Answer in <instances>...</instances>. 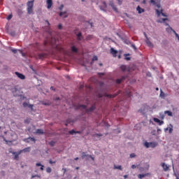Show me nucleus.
Wrapping results in <instances>:
<instances>
[{
    "label": "nucleus",
    "instance_id": "f257e3e1",
    "mask_svg": "<svg viewBox=\"0 0 179 179\" xmlns=\"http://www.w3.org/2000/svg\"><path fill=\"white\" fill-rule=\"evenodd\" d=\"M45 33L48 34V40L50 43H52V41H55V38H54V34H52V31H51V27H47L45 29Z\"/></svg>",
    "mask_w": 179,
    "mask_h": 179
},
{
    "label": "nucleus",
    "instance_id": "f03ea898",
    "mask_svg": "<svg viewBox=\"0 0 179 179\" xmlns=\"http://www.w3.org/2000/svg\"><path fill=\"white\" fill-rule=\"evenodd\" d=\"M117 36H118V37L120 38V40H122L123 43H124V44H127V45L131 44V45H134V44L131 43V41H129V39H128L125 35H121L119 33H117Z\"/></svg>",
    "mask_w": 179,
    "mask_h": 179
},
{
    "label": "nucleus",
    "instance_id": "7ed1b4c3",
    "mask_svg": "<svg viewBox=\"0 0 179 179\" xmlns=\"http://www.w3.org/2000/svg\"><path fill=\"white\" fill-rule=\"evenodd\" d=\"M79 108H83L84 110H86L87 113H92V111H94L96 110V105L94 103L90 108H87L86 105H79Z\"/></svg>",
    "mask_w": 179,
    "mask_h": 179
},
{
    "label": "nucleus",
    "instance_id": "20e7f679",
    "mask_svg": "<svg viewBox=\"0 0 179 179\" xmlns=\"http://www.w3.org/2000/svg\"><path fill=\"white\" fill-rule=\"evenodd\" d=\"M121 94V90H119L118 92L114 94H105L104 96L105 97H108V99H114L118 96V94Z\"/></svg>",
    "mask_w": 179,
    "mask_h": 179
},
{
    "label": "nucleus",
    "instance_id": "39448f33",
    "mask_svg": "<svg viewBox=\"0 0 179 179\" xmlns=\"http://www.w3.org/2000/svg\"><path fill=\"white\" fill-rule=\"evenodd\" d=\"M75 34L78 41H83V36L82 35V32H75Z\"/></svg>",
    "mask_w": 179,
    "mask_h": 179
},
{
    "label": "nucleus",
    "instance_id": "423d86ee",
    "mask_svg": "<svg viewBox=\"0 0 179 179\" xmlns=\"http://www.w3.org/2000/svg\"><path fill=\"white\" fill-rule=\"evenodd\" d=\"M150 3H152V5H153L154 6H157V8H158V9H160V8H162V5L160 3H157L156 2V0H150Z\"/></svg>",
    "mask_w": 179,
    "mask_h": 179
},
{
    "label": "nucleus",
    "instance_id": "0eeeda50",
    "mask_svg": "<svg viewBox=\"0 0 179 179\" xmlns=\"http://www.w3.org/2000/svg\"><path fill=\"white\" fill-rule=\"evenodd\" d=\"M136 10L139 15H141V13H145V9L142 8L141 6H138L136 7Z\"/></svg>",
    "mask_w": 179,
    "mask_h": 179
},
{
    "label": "nucleus",
    "instance_id": "6e6552de",
    "mask_svg": "<svg viewBox=\"0 0 179 179\" xmlns=\"http://www.w3.org/2000/svg\"><path fill=\"white\" fill-rule=\"evenodd\" d=\"M15 75L17 76V78H19L20 79H22V80L26 79V76H24V75L16 71Z\"/></svg>",
    "mask_w": 179,
    "mask_h": 179
},
{
    "label": "nucleus",
    "instance_id": "1a4fd4ad",
    "mask_svg": "<svg viewBox=\"0 0 179 179\" xmlns=\"http://www.w3.org/2000/svg\"><path fill=\"white\" fill-rule=\"evenodd\" d=\"M45 57H47V54L41 53L37 55L36 58H38V59H44V58H45Z\"/></svg>",
    "mask_w": 179,
    "mask_h": 179
},
{
    "label": "nucleus",
    "instance_id": "9d476101",
    "mask_svg": "<svg viewBox=\"0 0 179 179\" xmlns=\"http://www.w3.org/2000/svg\"><path fill=\"white\" fill-rule=\"evenodd\" d=\"M110 54H112L113 57L115 58L117 57V54H118V51L116 50H114V48H110Z\"/></svg>",
    "mask_w": 179,
    "mask_h": 179
},
{
    "label": "nucleus",
    "instance_id": "9b49d317",
    "mask_svg": "<svg viewBox=\"0 0 179 179\" xmlns=\"http://www.w3.org/2000/svg\"><path fill=\"white\" fill-rule=\"evenodd\" d=\"M27 8H32L34 6V0L29 1L27 3Z\"/></svg>",
    "mask_w": 179,
    "mask_h": 179
},
{
    "label": "nucleus",
    "instance_id": "f8f14e48",
    "mask_svg": "<svg viewBox=\"0 0 179 179\" xmlns=\"http://www.w3.org/2000/svg\"><path fill=\"white\" fill-rule=\"evenodd\" d=\"M46 3L48 5L47 8L48 9H51V8L52 6V0H47Z\"/></svg>",
    "mask_w": 179,
    "mask_h": 179
},
{
    "label": "nucleus",
    "instance_id": "ddd939ff",
    "mask_svg": "<svg viewBox=\"0 0 179 179\" xmlns=\"http://www.w3.org/2000/svg\"><path fill=\"white\" fill-rule=\"evenodd\" d=\"M162 167L164 171H169V165L166 164V163L163 162L162 164Z\"/></svg>",
    "mask_w": 179,
    "mask_h": 179
},
{
    "label": "nucleus",
    "instance_id": "4468645a",
    "mask_svg": "<svg viewBox=\"0 0 179 179\" xmlns=\"http://www.w3.org/2000/svg\"><path fill=\"white\" fill-rule=\"evenodd\" d=\"M59 16L64 17V19H66V17H68V15H66V11H64V12H60L59 13Z\"/></svg>",
    "mask_w": 179,
    "mask_h": 179
},
{
    "label": "nucleus",
    "instance_id": "2eb2a0df",
    "mask_svg": "<svg viewBox=\"0 0 179 179\" xmlns=\"http://www.w3.org/2000/svg\"><path fill=\"white\" fill-rule=\"evenodd\" d=\"M125 76H122L121 78H118L116 80V83H117V85H120V83H121L122 80H125Z\"/></svg>",
    "mask_w": 179,
    "mask_h": 179
},
{
    "label": "nucleus",
    "instance_id": "dca6fc26",
    "mask_svg": "<svg viewBox=\"0 0 179 179\" xmlns=\"http://www.w3.org/2000/svg\"><path fill=\"white\" fill-rule=\"evenodd\" d=\"M131 55L129 53L124 54V59L126 61H131V57H129Z\"/></svg>",
    "mask_w": 179,
    "mask_h": 179
},
{
    "label": "nucleus",
    "instance_id": "f3484780",
    "mask_svg": "<svg viewBox=\"0 0 179 179\" xmlns=\"http://www.w3.org/2000/svg\"><path fill=\"white\" fill-rule=\"evenodd\" d=\"M27 142H34V143H36V138H33V137H29L28 138L26 139Z\"/></svg>",
    "mask_w": 179,
    "mask_h": 179
},
{
    "label": "nucleus",
    "instance_id": "a211bd4d",
    "mask_svg": "<svg viewBox=\"0 0 179 179\" xmlns=\"http://www.w3.org/2000/svg\"><path fill=\"white\" fill-rule=\"evenodd\" d=\"M153 121L155 122H157L159 125H162V124H163V121H161L160 120H159L158 118H156V117L153 118Z\"/></svg>",
    "mask_w": 179,
    "mask_h": 179
},
{
    "label": "nucleus",
    "instance_id": "6ab92c4d",
    "mask_svg": "<svg viewBox=\"0 0 179 179\" xmlns=\"http://www.w3.org/2000/svg\"><path fill=\"white\" fill-rule=\"evenodd\" d=\"M28 15H33V8L27 7V8Z\"/></svg>",
    "mask_w": 179,
    "mask_h": 179
},
{
    "label": "nucleus",
    "instance_id": "aec40b11",
    "mask_svg": "<svg viewBox=\"0 0 179 179\" xmlns=\"http://www.w3.org/2000/svg\"><path fill=\"white\" fill-rule=\"evenodd\" d=\"M36 134H38V135H43L44 131L41 129H36Z\"/></svg>",
    "mask_w": 179,
    "mask_h": 179
},
{
    "label": "nucleus",
    "instance_id": "412c9836",
    "mask_svg": "<svg viewBox=\"0 0 179 179\" xmlns=\"http://www.w3.org/2000/svg\"><path fill=\"white\" fill-rule=\"evenodd\" d=\"M36 167H40L41 166V171H43V170H44V165H41V163H36Z\"/></svg>",
    "mask_w": 179,
    "mask_h": 179
},
{
    "label": "nucleus",
    "instance_id": "4be33fe9",
    "mask_svg": "<svg viewBox=\"0 0 179 179\" xmlns=\"http://www.w3.org/2000/svg\"><path fill=\"white\" fill-rule=\"evenodd\" d=\"M17 13L18 16H22L23 15V10L20 8H18L17 10Z\"/></svg>",
    "mask_w": 179,
    "mask_h": 179
},
{
    "label": "nucleus",
    "instance_id": "5701e85b",
    "mask_svg": "<svg viewBox=\"0 0 179 179\" xmlns=\"http://www.w3.org/2000/svg\"><path fill=\"white\" fill-rule=\"evenodd\" d=\"M120 69L121 71H122V72H125V71H127V66L124 64L121 65Z\"/></svg>",
    "mask_w": 179,
    "mask_h": 179
},
{
    "label": "nucleus",
    "instance_id": "b1692460",
    "mask_svg": "<svg viewBox=\"0 0 179 179\" xmlns=\"http://www.w3.org/2000/svg\"><path fill=\"white\" fill-rule=\"evenodd\" d=\"M99 58L97 57V56H94L92 59V62H91V65H93V62H94V61H98Z\"/></svg>",
    "mask_w": 179,
    "mask_h": 179
},
{
    "label": "nucleus",
    "instance_id": "393cba45",
    "mask_svg": "<svg viewBox=\"0 0 179 179\" xmlns=\"http://www.w3.org/2000/svg\"><path fill=\"white\" fill-rule=\"evenodd\" d=\"M165 114H167V115H169V117H173V113H171V111L170 110H166Z\"/></svg>",
    "mask_w": 179,
    "mask_h": 179
},
{
    "label": "nucleus",
    "instance_id": "a878e982",
    "mask_svg": "<svg viewBox=\"0 0 179 179\" xmlns=\"http://www.w3.org/2000/svg\"><path fill=\"white\" fill-rule=\"evenodd\" d=\"M22 153V151H20L17 154H16L14 157L15 160H19V155Z\"/></svg>",
    "mask_w": 179,
    "mask_h": 179
},
{
    "label": "nucleus",
    "instance_id": "bb28decb",
    "mask_svg": "<svg viewBox=\"0 0 179 179\" xmlns=\"http://www.w3.org/2000/svg\"><path fill=\"white\" fill-rule=\"evenodd\" d=\"M155 10H156L157 16L162 15V13L163 12V9H161V10L156 9Z\"/></svg>",
    "mask_w": 179,
    "mask_h": 179
},
{
    "label": "nucleus",
    "instance_id": "cd10ccee",
    "mask_svg": "<svg viewBox=\"0 0 179 179\" xmlns=\"http://www.w3.org/2000/svg\"><path fill=\"white\" fill-rule=\"evenodd\" d=\"M146 176H148V174H139L138 176V178H140V179H142V178L146 177Z\"/></svg>",
    "mask_w": 179,
    "mask_h": 179
},
{
    "label": "nucleus",
    "instance_id": "c85d7f7f",
    "mask_svg": "<svg viewBox=\"0 0 179 179\" xmlns=\"http://www.w3.org/2000/svg\"><path fill=\"white\" fill-rule=\"evenodd\" d=\"M71 51H73V52H78V48H76L75 46H72Z\"/></svg>",
    "mask_w": 179,
    "mask_h": 179
},
{
    "label": "nucleus",
    "instance_id": "c756f323",
    "mask_svg": "<svg viewBox=\"0 0 179 179\" xmlns=\"http://www.w3.org/2000/svg\"><path fill=\"white\" fill-rule=\"evenodd\" d=\"M21 151H22V152H30V147L26 148H24V149H23V150H21Z\"/></svg>",
    "mask_w": 179,
    "mask_h": 179
},
{
    "label": "nucleus",
    "instance_id": "7c9ffc66",
    "mask_svg": "<svg viewBox=\"0 0 179 179\" xmlns=\"http://www.w3.org/2000/svg\"><path fill=\"white\" fill-rule=\"evenodd\" d=\"M10 35L12 36V37H15V36H16V31H11L10 32Z\"/></svg>",
    "mask_w": 179,
    "mask_h": 179
},
{
    "label": "nucleus",
    "instance_id": "2f4dec72",
    "mask_svg": "<svg viewBox=\"0 0 179 179\" xmlns=\"http://www.w3.org/2000/svg\"><path fill=\"white\" fill-rule=\"evenodd\" d=\"M150 143H148V142H145L144 143V145L145 146V148H150Z\"/></svg>",
    "mask_w": 179,
    "mask_h": 179
},
{
    "label": "nucleus",
    "instance_id": "473e14b6",
    "mask_svg": "<svg viewBox=\"0 0 179 179\" xmlns=\"http://www.w3.org/2000/svg\"><path fill=\"white\" fill-rule=\"evenodd\" d=\"M31 121V119L27 118V119H26V120H24V123H25V124H30Z\"/></svg>",
    "mask_w": 179,
    "mask_h": 179
},
{
    "label": "nucleus",
    "instance_id": "72a5a7b5",
    "mask_svg": "<svg viewBox=\"0 0 179 179\" xmlns=\"http://www.w3.org/2000/svg\"><path fill=\"white\" fill-rule=\"evenodd\" d=\"M114 169H117V170H122V166L120 165V166H114Z\"/></svg>",
    "mask_w": 179,
    "mask_h": 179
},
{
    "label": "nucleus",
    "instance_id": "f704fd0d",
    "mask_svg": "<svg viewBox=\"0 0 179 179\" xmlns=\"http://www.w3.org/2000/svg\"><path fill=\"white\" fill-rule=\"evenodd\" d=\"M99 8L101 10H103V12H106V8H104L103 6H99Z\"/></svg>",
    "mask_w": 179,
    "mask_h": 179
},
{
    "label": "nucleus",
    "instance_id": "c9c22d12",
    "mask_svg": "<svg viewBox=\"0 0 179 179\" xmlns=\"http://www.w3.org/2000/svg\"><path fill=\"white\" fill-rule=\"evenodd\" d=\"M12 17H13V15L10 14V15H8L6 19H7V20H10L12 19Z\"/></svg>",
    "mask_w": 179,
    "mask_h": 179
},
{
    "label": "nucleus",
    "instance_id": "e433bc0d",
    "mask_svg": "<svg viewBox=\"0 0 179 179\" xmlns=\"http://www.w3.org/2000/svg\"><path fill=\"white\" fill-rule=\"evenodd\" d=\"M157 145L155 143H150V148H156Z\"/></svg>",
    "mask_w": 179,
    "mask_h": 179
},
{
    "label": "nucleus",
    "instance_id": "4c0bfd02",
    "mask_svg": "<svg viewBox=\"0 0 179 179\" xmlns=\"http://www.w3.org/2000/svg\"><path fill=\"white\" fill-rule=\"evenodd\" d=\"M69 134H70V135H73L74 134H76V131H75V130H71V131H69Z\"/></svg>",
    "mask_w": 179,
    "mask_h": 179
},
{
    "label": "nucleus",
    "instance_id": "58836bf2",
    "mask_svg": "<svg viewBox=\"0 0 179 179\" xmlns=\"http://www.w3.org/2000/svg\"><path fill=\"white\" fill-rule=\"evenodd\" d=\"M51 171H52V170L51 169L50 167H48V168L46 169V173H51Z\"/></svg>",
    "mask_w": 179,
    "mask_h": 179
},
{
    "label": "nucleus",
    "instance_id": "ea45409f",
    "mask_svg": "<svg viewBox=\"0 0 179 179\" xmlns=\"http://www.w3.org/2000/svg\"><path fill=\"white\" fill-rule=\"evenodd\" d=\"M93 136H97L98 138H100V136H103V134H95L93 135Z\"/></svg>",
    "mask_w": 179,
    "mask_h": 179
},
{
    "label": "nucleus",
    "instance_id": "a19ab883",
    "mask_svg": "<svg viewBox=\"0 0 179 179\" xmlns=\"http://www.w3.org/2000/svg\"><path fill=\"white\" fill-rule=\"evenodd\" d=\"M49 145H50V146H54L55 145V141H50Z\"/></svg>",
    "mask_w": 179,
    "mask_h": 179
},
{
    "label": "nucleus",
    "instance_id": "79ce46f5",
    "mask_svg": "<svg viewBox=\"0 0 179 179\" xmlns=\"http://www.w3.org/2000/svg\"><path fill=\"white\" fill-rule=\"evenodd\" d=\"M130 157L132 159L134 157H136V155H135V153H131L130 154Z\"/></svg>",
    "mask_w": 179,
    "mask_h": 179
},
{
    "label": "nucleus",
    "instance_id": "37998d69",
    "mask_svg": "<svg viewBox=\"0 0 179 179\" xmlns=\"http://www.w3.org/2000/svg\"><path fill=\"white\" fill-rule=\"evenodd\" d=\"M87 156H89V155H86L85 152L82 153V159H85V157H86Z\"/></svg>",
    "mask_w": 179,
    "mask_h": 179
},
{
    "label": "nucleus",
    "instance_id": "c03bdc74",
    "mask_svg": "<svg viewBox=\"0 0 179 179\" xmlns=\"http://www.w3.org/2000/svg\"><path fill=\"white\" fill-rule=\"evenodd\" d=\"M109 6H111V8H113V7L115 6L114 5V3H113V1H110V2L109 3Z\"/></svg>",
    "mask_w": 179,
    "mask_h": 179
},
{
    "label": "nucleus",
    "instance_id": "a18cd8bd",
    "mask_svg": "<svg viewBox=\"0 0 179 179\" xmlns=\"http://www.w3.org/2000/svg\"><path fill=\"white\" fill-rule=\"evenodd\" d=\"M57 27L59 30H62V24H59Z\"/></svg>",
    "mask_w": 179,
    "mask_h": 179
},
{
    "label": "nucleus",
    "instance_id": "49530a36",
    "mask_svg": "<svg viewBox=\"0 0 179 179\" xmlns=\"http://www.w3.org/2000/svg\"><path fill=\"white\" fill-rule=\"evenodd\" d=\"M162 20L163 23H166V20H169V18H167V17L162 18Z\"/></svg>",
    "mask_w": 179,
    "mask_h": 179
},
{
    "label": "nucleus",
    "instance_id": "de8ad7c7",
    "mask_svg": "<svg viewBox=\"0 0 179 179\" xmlns=\"http://www.w3.org/2000/svg\"><path fill=\"white\" fill-rule=\"evenodd\" d=\"M102 3H103V6H103V8H107V3H106V1H103Z\"/></svg>",
    "mask_w": 179,
    "mask_h": 179
},
{
    "label": "nucleus",
    "instance_id": "09e8293b",
    "mask_svg": "<svg viewBox=\"0 0 179 179\" xmlns=\"http://www.w3.org/2000/svg\"><path fill=\"white\" fill-rule=\"evenodd\" d=\"M29 103H26V102H24L23 103V107H29Z\"/></svg>",
    "mask_w": 179,
    "mask_h": 179
},
{
    "label": "nucleus",
    "instance_id": "8fccbe9b",
    "mask_svg": "<svg viewBox=\"0 0 179 179\" xmlns=\"http://www.w3.org/2000/svg\"><path fill=\"white\" fill-rule=\"evenodd\" d=\"M62 9H64V4H62V5L59 7V10H62Z\"/></svg>",
    "mask_w": 179,
    "mask_h": 179
},
{
    "label": "nucleus",
    "instance_id": "3c124183",
    "mask_svg": "<svg viewBox=\"0 0 179 179\" xmlns=\"http://www.w3.org/2000/svg\"><path fill=\"white\" fill-rule=\"evenodd\" d=\"M112 8L115 12H118V9L117 8V7H115V6L114 7H112Z\"/></svg>",
    "mask_w": 179,
    "mask_h": 179
},
{
    "label": "nucleus",
    "instance_id": "603ef678",
    "mask_svg": "<svg viewBox=\"0 0 179 179\" xmlns=\"http://www.w3.org/2000/svg\"><path fill=\"white\" fill-rule=\"evenodd\" d=\"M49 163H50V164H54L57 163V162H55V161L52 162V160L50 159Z\"/></svg>",
    "mask_w": 179,
    "mask_h": 179
},
{
    "label": "nucleus",
    "instance_id": "864d4df0",
    "mask_svg": "<svg viewBox=\"0 0 179 179\" xmlns=\"http://www.w3.org/2000/svg\"><path fill=\"white\" fill-rule=\"evenodd\" d=\"M161 15H162V16H163L164 17H167V15H166V13H163V11H162V13H161Z\"/></svg>",
    "mask_w": 179,
    "mask_h": 179
},
{
    "label": "nucleus",
    "instance_id": "5fc2aeb1",
    "mask_svg": "<svg viewBox=\"0 0 179 179\" xmlns=\"http://www.w3.org/2000/svg\"><path fill=\"white\" fill-rule=\"evenodd\" d=\"M118 2V5H122V0H117Z\"/></svg>",
    "mask_w": 179,
    "mask_h": 179
},
{
    "label": "nucleus",
    "instance_id": "6e6d98bb",
    "mask_svg": "<svg viewBox=\"0 0 179 179\" xmlns=\"http://www.w3.org/2000/svg\"><path fill=\"white\" fill-rule=\"evenodd\" d=\"M92 35H88L87 36V40H90V38H92Z\"/></svg>",
    "mask_w": 179,
    "mask_h": 179
},
{
    "label": "nucleus",
    "instance_id": "4d7b16f0",
    "mask_svg": "<svg viewBox=\"0 0 179 179\" xmlns=\"http://www.w3.org/2000/svg\"><path fill=\"white\" fill-rule=\"evenodd\" d=\"M45 23H47V24H48L49 26L51 25V24L50 23V22L48 20H45Z\"/></svg>",
    "mask_w": 179,
    "mask_h": 179
},
{
    "label": "nucleus",
    "instance_id": "13d9d810",
    "mask_svg": "<svg viewBox=\"0 0 179 179\" xmlns=\"http://www.w3.org/2000/svg\"><path fill=\"white\" fill-rule=\"evenodd\" d=\"M173 132V125H171V127L169 129V133L171 134Z\"/></svg>",
    "mask_w": 179,
    "mask_h": 179
},
{
    "label": "nucleus",
    "instance_id": "bf43d9fd",
    "mask_svg": "<svg viewBox=\"0 0 179 179\" xmlns=\"http://www.w3.org/2000/svg\"><path fill=\"white\" fill-rule=\"evenodd\" d=\"M157 23H163V20H157Z\"/></svg>",
    "mask_w": 179,
    "mask_h": 179
},
{
    "label": "nucleus",
    "instance_id": "052dcab7",
    "mask_svg": "<svg viewBox=\"0 0 179 179\" xmlns=\"http://www.w3.org/2000/svg\"><path fill=\"white\" fill-rule=\"evenodd\" d=\"M28 107H29V108H31V110H33V105L29 104Z\"/></svg>",
    "mask_w": 179,
    "mask_h": 179
},
{
    "label": "nucleus",
    "instance_id": "680f3d73",
    "mask_svg": "<svg viewBox=\"0 0 179 179\" xmlns=\"http://www.w3.org/2000/svg\"><path fill=\"white\" fill-rule=\"evenodd\" d=\"M106 41H111V42L113 43V41H112V39H111V38H106Z\"/></svg>",
    "mask_w": 179,
    "mask_h": 179
},
{
    "label": "nucleus",
    "instance_id": "e2e57ef3",
    "mask_svg": "<svg viewBox=\"0 0 179 179\" xmlns=\"http://www.w3.org/2000/svg\"><path fill=\"white\" fill-rule=\"evenodd\" d=\"M62 170H63V171H64V174H65V173H66V169L63 168Z\"/></svg>",
    "mask_w": 179,
    "mask_h": 179
},
{
    "label": "nucleus",
    "instance_id": "0e129e2a",
    "mask_svg": "<svg viewBox=\"0 0 179 179\" xmlns=\"http://www.w3.org/2000/svg\"><path fill=\"white\" fill-rule=\"evenodd\" d=\"M131 169H136V165H132V166H131Z\"/></svg>",
    "mask_w": 179,
    "mask_h": 179
},
{
    "label": "nucleus",
    "instance_id": "69168bd1",
    "mask_svg": "<svg viewBox=\"0 0 179 179\" xmlns=\"http://www.w3.org/2000/svg\"><path fill=\"white\" fill-rule=\"evenodd\" d=\"M131 47H132V48H134V50H136V45H132Z\"/></svg>",
    "mask_w": 179,
    "mask_h": 179
},
{
    "label": "nucleus",
    "instance_id": "338daca9",
    "mask_svg": "<svg viewBox=\"0 0 179 179\" xmlns=\"http://www.w3.org/2000/svg\"><path fill=\"white\" fill-rule=\"evenodd\" d=\"M84 87L83 85H80V89H83Z\"/></svg>",
    "mask_w": 179,
    "mask_h": 179
},
{
    "label": "nucleus",
    "instance_id": "774afa93",
    "mask_svg": "<svg viewBox=\"0 0 179 179\" xmlns=\"http://www.w3.org/2000/svg\"><path fill=\"white\" fill-rule=\"evenodd\" d=\"M76 134H82V131H76Z\"/></svg>",
    "mask_w": 179,
    "mask_h": 179
}]
</instances>
